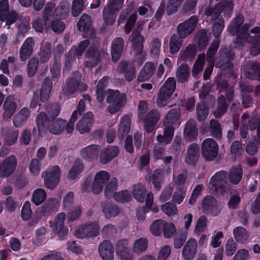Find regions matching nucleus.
<instances>
[{
  "label": "nucleus",
  "instance_id": "obj_1",
  "mask_svg": "<svg viewBox=\"0 0 260 260\" xmlns=\"http://www.w3.org/2000/svg\"><path fill=\"white\" fill-rule=\"evenodd\" d=\"M38 129L41 133L45 130L54 135H59L64 131L66 121L62 119L57 118L50 120L46 113L40 112L37 118Z\"/></svg>",
  "mask_w": 260,
  "mask_h": 260
},
{
  "label": "nucleus",
  "instance_id": "obj_2",
  "mask_svg": "<svg viewBox=\"0 0 260 260\" xmlns=\"http://www.w3.org/2000/svg\"><path fill=\"white\" fill-rule=\"evenodd\" d=\"M106 102L110 104L107 111L111 114H114L120 111L126 103V96L116 90L108 89L106 93Z\"/></svg>",
  "mask_w": 260,
  "mask_h": 260
},
{
  "label": "nucleus",
  "instance_id": "obj_3",
  "mask_svg": "<svg viewBox=\"0 0 260 260\" xmlns=\"http://www.w3.org/2000/svg\"><path fill=\"white\" fill-rule=\"evenodd\" d=\"M243 21L244 17L242 15H238L232 21L229 27L232 35L238 34L237 41L241 44L244 42H250V35L248 32L249 25L246 23L241 26Z\"/></svg>",
  "mask_w": 260,
  "mask_h": 260
},
{
  "label": "nucleus",
  "instance_id": "obj_4",
  "mask_svg": "<svg viewBox=\"0 0 260 260\" xmlns=\"http://www.w3.org/2000/svg\"><path fill=\"white\" fill-rule=\"evenodd\" d=\"M220 95L217 100V108L214 112V116L216 118L221 117L226 111L228 105L226 103L224 94L228 100L230 101L232 100L234 95L233 87H229L226 82H224L223 85L219 88Z\"/></svg>",
  "mask_w": 260,
  "mask_h": 260
},
{
  "label": "nucleus",
  "instance_id": "obj_5",
  "mask_svg": "<svg viewBox=\"0 0 260 260\" xmlns=\"http://www.w3.org/2000/svg\"><path fill=\"white\" fill-rule=\"evenodd\" d=\"M176 81L174 77L168 78L159 89L157 98L159 107L165 106L176 89Z\"/></svg>",
  "mask_w": 260,
  "mask_h": 260
},
{
  "label": "nucleus",
  "instance_id": "obj_6",
  "mask_svg": "<svg viewBox=\"0 0 260 260\" xmlns=\"http://www.w3.org/2000/svg\"><path fill=\"white\" fill-rule=\"evenodd\" d=\"M41 176L44 180L45 186L49 189H53L59 183L60 176V170L57 165L50 167L43 171Z\"/></svg>",
  "mask_w": 260,
  "mask_h": 260
},
{
  "label": "nucleus",
  "instance_id": "obj_7",
  "mask_svg": "<svg viewBox=\"0 0 260 260\" xmlns=\"http://www.w3.org/2000/svg\"><path fill=\"white\" fill-rule=\"evenodd\" d=\"M81 76L79 73L75 77H72L67 81L63 88V92L67 95H71L86 90L87 85L80 82Z\"/></svg>",
  "mask_w": 260,
  "mask_h": 260
},
{
  "label": "nucleus",
  "instance_id": "obj_8",
  "mask_svg": "<svg viewBox=\"0 0 260 260\" xmlns=\"http://www.w3.org/2000/svg\"><path fill=\"white\" fill-rule=\"evenodd\" d=\"M233 5L231 2H221L214 8H208L206 10L205 14L209 20L211 21H218V19L221 18L219 16L222 11L229 13L232 12Z\"/></svg>",
  "mask_w": 260,
  "mask_h": 260
},
{
  "label": "nucleus",
  "instance_id": "obj_9",
  "mask_svg": "<svg viewBox=\"0 0 260 260\" xmlns=\"http://www.w3.org/2000/svg\"><path fill=\"white\" fill-rule=\"evenodd\" d=\"M209 187L212 192L218 189L222 191L228 189L227 173L225 171H219L215 174L210 179Z\"/></svg>",
  "mask_w": 260,
  "mask_h": 260
},
{
  "label": "nucleus",
  "instance_id": "obj_10",
  "mask_svg": "<svg viewBox=\"0 0 260 260\" xmlns=\"http://www.w3.org/2000/svg\"><path fill=\"white\" fill-rule=\"evenodd\" d=\"M198 21V16L193 15L180 23L177 27V35L183 39L186 38L195 29Z\"/></svg>",
  "mask_w": 260,
  "mask_h": 260
},
{
  "label": "nucleus",
  "instance_id": "obj_11",
  "mask_svg": "<svg viewBox=\"0 0 260 260\" xmlns=\"http://www.w3.org/2000/svg\"><path fill=\"white\" fill-rule=\"evenodd\" d=\"M218 146L212 139H205L202 144V152L203 157L207 160H212L218 154Z\"/></svg>",
  "mask_w": 260,
  "mask_h": 260
},
{
  "label": "nucleus",
  "instance_id": "obj_12",
  "mask_svg": "<svg viewBox=\"0 0 260 260\" xmlns=\"http://www.w3.org/2000/svg\"><path fill=\"white\" fill-rule=\"evenodd\" d=\"M99 225L98 222H89L80 227L75 232L79 238L95 237L99 234Z\"/></svg>",
  "mask_w": 260,
  "mask_h": 260
},
{
  "label": "nucleus",
  "instance_id": "obj_13",
  "mask_svg": "<svg viewBox=\"0 0 260 260\" xmlns=\"http://www.w3.org/2000/svg\"><path fill=\"white\" fill-rule=\"evenodd\" d=\"M89 45L88 40H84L79 43L78 45L73 46L69 50L66 60V66L70 67L74 62L76 57L82 55L85 50Z\"/></svg>",
  "mask_w": 260,
  "mask_h": 260
},
{
  "label": "nucleus",
  "instance_id": "obj_14",
  "mask_svg": "<svg viewBox=\"0 0 260 260\" xmlns=\"http://www.w3.org/2000/svg\"><path fill=\"white\" fill-rule=\"evenodd\" d=\"M142 29L141 23L138 22L137 27L135 28L128 38V40L131 42L132 47L137 53L142 52L143 48L144 37L141 35V31Z\"/></svg>",
  "mask_w": 260,
  "mask_h": 260
},
{
  "label": "nucleus",
  "instance_id": "obj_15",
  "mask_svg": "<svg viewBox=\"0 0 260 260\" xmlns=\"http://www.w3.org/2000/svg\"><path fill=\"white\" fill-rule=\"evenodd\" d=\"M17 160L15 155H11L1 162L0 176L6 177L11 175L15 171Z\"/></svg>",
  "mask_w": 260,
  "mask_h": 260
},
{
  "label": "nucleus",
  "instance_id": "obj_16",
  "mask_svg": "<svg viewBox=\"0 0 260 260\" xmlns=\"http://www.w3.org/2000/svg\"><path fill=\"white\" fill-rule=\"evenodd\" d=\"M17 108V100L14 96L10 95L4 100L3 105L4 113L3 117L5 119L11 118Z\"/></svg>",
  "mask_w": 260,
  "mask_h": 260
},
{
  "label": "nucleus",
  "instance_id": "obj_17",
  "mask_svg": "<svg viewBox=\"0 0 260 260\" xmlns=\"http://www.w3.org/2000/svg\"><path fill=\"white\" fill-rule=\"evenodd\" d=\"M110 178L109 173L105 171L98 172L94 178L92 186V190L94 194H98L102 191L104 185L107 182Z\"/></svg>",
  "mask_w": 260,
  "mask_h": 260
},
{
  "label": "nucleus",
  "instance_id": "obj_18",
  "mask_svg": "<svg viewBox=\"0 0 260 260\" xmlns=\"http://www.w3.org/2000/svg\"><path fill=\"white\" fill-rule=\"evenodd\" d=\"M243 69L247 78L260 80V66L258 63L253 61L246 62Z\"/></svg>",
  "mask_w": 260,
  "mask_h": 260
},
{
  "label": "nucleus",
  "instance_id": "obj_19",
  "mask_svg": "<svg viewBox=\"0 0 260 260\" xmlns=\"http://www.w3.org/2000/svg\"><path fill=\"white\" fill-rule=\"evenodd\" d=\"M93 120V115L92 112L86 113L76 125V129L80 134H84L90 131Z\"/></svg>",
  "mask_w": 260,
  "mask_h": 260
},
{
  "label": "nucleus",
  "instance_id": "obj_20",
  "mask_svg": "<svg viewBox=\"0 0 260 260\" xmlns=\"http://www.w3.org/2000/svg\"><path fill=\"white\" fill-rule=\"evenodd\" d=\"M198 135V129L195 121L191 119L188 120L183 130L184 140L188 142H192L197 139Z\"/></svg>",
  "mask_w": 260,
  "mask_h": 260
},
{
  "label": "nucleus",
  "instance_id": "obj_21",
  "mask_svg": "<svg viewBox=\"0 0 260 260\" xmlns=\"http://www.w3.org/2000/svg\"><path fill=\"white\" fill-rule=\"evenodd\" d=\"M202 208L204 212L210 213L213 216L217 215L220 212L216 200L211 196H207L204 199Z\"/></svg>",
  "mask_w": 260,
  "mask_h": 260
},
{
  "label": "nucleus",
  "instance_id": "obj_22",
  "mask_svg": "<svg viewBox=\"0 0 260 260\" xmlns=\"http://www.w3.org/2000/svg\"><path fill=\"white\" fill-rule=\"evenodd\" d=\"M114 247L109 240L103 241L99 246V252L103 260H113Z\"/></svg>",
  "mask_w": 260,
  "mask_h": 260
},
{
  "label": "nucleus",
  "instance_id": "obj_23",
  "mask_svg": "<svg viewBox=\"0 0 260 260\" xmlns=\"http://www.w3.org/2000/svg\"><path fill=\"white\" fill-rule=\"evenodd\" d=\"M124 40L120 37L115 38L111 44L112 59L116 62L120 58L124 48Z\"/></svg>",
  "mask_w": 260,
  "mask_h": 260
},
{
  "label": "nucleus",
  "instance_id": "obj_24",
  "mask_svg": "<svg viewBox=\"0 0 260 260\" xmlns=\"http://www.w3.org/2000/svg\"><path fill=\"white\" fill-rule=\"evenodd\" d=\"M59 208V202L55 198H49L41 207L40 213L44 216H49L56 212Z\"/></svg>",
  "mask_w": 260,
  "mask_h": 260
},
{
  "label": "nucleus",
  "instance_id": "obj_25",
  "mask_svg": "<svg viewBox=\"0 0 260 260\" xmlns=\"http://www.w3.org/2000/svg\"><path fill=\"white\" fill-rule=\"evenodd\" d=\"M197 252V242L194 238H190L183 248L182 254L185 260L192 259Z\"/></svg>",
  "mask_w": 260,
  "mask_h": 260
},
{
  "label": "nucleus",
  "instance_id": "obj_26",
  "mask_svg": "<svg viewBox=\"0 0 260 260\" xmlns=\"http://www.w3.org/2000/svg\"><path fill=\"white\" fill-rule=\"evenodd\" d=\"M160 118V114L155 110H151L146 116L144 127L148 133H151Z\"/></svg>",
  "mask_w": 260,
  "mask_h": 260
},
{
  "label": "nucleus",
  "instance_id": "obj_27",
  "mask_svg": "<svg viewBox=\"0 0 260 260\" xmlns=\"http://www.w3.org/2000/svg\"><path fill=\"white\" fill-rule=\"evenodd\" d=\"M66 215L63 212L58 213L55 218V227L54 230L56 232L59 238L62 239L68 233V229L64 226Z\"/></svg>",
  "mask_w": 260,
  "mask_h": 260
},
{
  "label": "nucleus",
  "instance_id": "obj_28",
  "mask_svg": "<svg viewBox=\"0 0 260 260\" xmlns=\"http://www.w3.org/2000/svg\"><path fill=\"white\" fill-rule=\"evenodd\" d=\"M119 152L117 146H110L101 151L100 154V161L103 164H106L115 158Z\"/></svg>",
  "mask_w": 260,
  "mask_h": 260
},
{
  "label": "nucleus",
  "instance_id": "obj_29",
  "mask_svg": "<svg viewBox=\"0 0 260 260\" xmlns=\"http://www.w3.org/2000/svg\"><path fill=\"white\" fill-rule=\"evenodd\" d=\"M35 43L31 38H27L19 50V57L21 61H24L28 58L33 52Z\"/></svg>",
  "mask_w": 260,
  "mask_h": 260
},
{
  "label": "nucleus",
  "instance_id": "obj_30",
  "mask_svg": "<svg viewBox=\"0 0 260 260\" xmlns=\"http://www.w3.org/2000/svg\"><path fill=\"white\" fill-rule=\"evenodd\" d=\"M85 57L86 59V66L90 67L98 64L101 59L102 55L96 49L90 47L86 52Z\"/></svg>",
  "mask_w": 260,
  "mask_h": 260
},
{
  "label": "nucleus",
  "instance_id": "obj_31",
  "mask_svg": "<svg viewBox=\"0 0 260 260\" xmlns=\"http://www.w3.org/2000/svg\"><path fill=\"white\" fill-rule=\"evenodd\" d=\"M30 115V110L26 107H24L19 110L14 116L13 123L16 127H22L27 121Z\"/></svg>",
  "mask_w": 260,
  "mask_h": 260
},
{
  "label": "nucleus",
  "instance_id": "obj_32",
  "mask_svg": "<svg viewBox=\"0 0 260 260\" xmlns=\"http://www.w3.org/2000/svg\"><path fill=\"white\" fill-rule=\"evenodd\" d=\"M155 70L154 64L151 62H147L140 71L137 80L139 82L148 80L153 75Z\"/></svg>",
  "mask_w": 260,
  "mask_h": 260
},
{
  "label": "nucleus",
  "instance_id": "obj_33",
  "mask_svg": "<svg viewBox=\"0 0 260 260\" xmlns=\"http://www.w3.org/2000/svg\"><path fill=\"white\" fill-rule=\"evenodd\" d=\"M199 147L196 143L190 144L187 150L186 162L189 165H194L199 157Z\"/></svg>",
  "mask_w": 260,
  "mask_h": 260
},
{
  "label": "nucleus",
  "instance_id": "obj_34",
  "mask_svg": "<svg viewBox=\"0 0 260 260\" xmlns=\"http://www.w3.org/2000/svg\"><path fill=\"white\" fill-rule=\"evenodd\" d=\"M99 150V146L90 145L81 149L80 155L85 160H92L97 157Z\"/></svg>",
  "mask_w": 260,
  "mask_h": 260
},
{
  "label": "nucleus",
  "instance_id": "obj_35",
  "mask_svg": "<svg viewBox=\"0 0 260 260\" xmlns=\"http://www.w3.org/2000/svg\"><path fill=\"white\" fill-rule=\"evenodd\" d=\"M19 132L14 128H9L4 131L3 137L5 145L12 146L17 141Z\"/></svg>",
  "mask_w": 260,
  "mask_h": 260
},
{
  "label": "nucleus",
  "instance_id": "obj_36",
  "mask_svg": "<svg viewBox=\"0 0 260 260\" xmlns=\"http://www.w3.org/2000/svg\"><path fill=\"white\" fill-rule=\"evenodd\" d=\"M233 234L235 241L240 244L246 243L250 236V233L241 226L235 228L233 230Z\"/></svg>",
  "mask_w": 260,
  "mask_h": 260
},
{
  "label": "nucleus",
  "instance_id": "obj_37",
  "mask_svg": "<svg viewBox=\"0 0 260 260\" xmlns=\"http://www.w3.org/2000/svg\"><path fill=\"white\" fill-rule=\"evenodd\" d=\"M250 32L255 34L251 42L250 52L252 55L256 56L260 53V27H254L251 29Z\"/></svg>",
  "mask_w": 260,
  "mask_h": 260
},
{
  "label": "nucleus",
  "instance_id": "obj_38",
  "mask_svg": "<svg viewBox=\"0 0 260 260\" xmlns=\"http://www.w3.org/2000/svg\"><path fill=\"white\" fill-rule=\"evenodd\" d=\"M102 211L107 219L116 217L120 212L118 207L114 204L104 203L101 205Z\"/></svg>",
  "mask_w": 260,
  "mask_h": 260
},
{
  "label": "nucleus",
  "instance_id": "obj_39",
  "mask_svg": "<svg viewBox=\"0 0 260 260\" xmlns=\"http://www.w3.org/2000/svg\"><path fill=\"white\" fill-rule=\"evenodd\" d=\"M164 135H159L157 136V140L159 143H164L166 144H169L172 139L174 135V125L164 123Z\"/></svg>",
  "mask_w": 260,
  "mask_h": 260
},
{
  "label": "nucleus",
  "instance_id": "obj_40",
  "mask_svg": "<svg viewBox=\"0 0 260 260\" xmlns=\"http://www.w3.org/2000/svg\"><path fill=\"white\" fill-rule=\"evenodd\" d=\"M183 38L177 35L173 34L169 40V52L173 55L177 53L183 45Z\"/></svg>",
  "mask_w": 260,
  "mask_h": 260
},
{
  "label": "nucleus",
  "instance_id": "obj_41",
  "mask_svg": "<svg viewBox=\"0 0 260 260\" xmlns=\"http://www.w3.org/2000/svg\"><path fill=\"white\" fill-rule=\"evenodd\" d=\"M131 128V119L128 115H124L121 119L119 128L118 131V136L121 140L129 133Z\"/></svg>",
  "mask_w": 260,
  "mask_h": 260
},
{
  "label": "nucleus",
  "instance_id": "obj_42",
  "mask_svg": "<svg viewBox=\"0 0 260 260\" xmlns=\"http://www.w3.org/2000/svg\"><path fill=\"white\" fill-rule=\"evenodd\" d=\"M84 170V165L82 161L79 159H76L68 175V179L70 180L76 179Z\"/></svg>",
  "mask_w": 260,
  "mask_h": 260
},
{
  "label": "nucleus",
  "instance_id": "obj_43",
  "mask_svg": "<svg viewBox=\"0 0 260 260\" xmlns=\"http://www.w3.org/2000/svg\"><path fill=\"white\" fill-rule=\"evenodd\" d=\"M148 240L145 238L136 240L133 244V252L136 255H140L146 251L148 247Z\"/></svg>",
  "mask_w": 260,
  "mask_h": 260
},
{
  "label": "nucleus",
  "instance_id": "obj_44",
  "mask_svg": "<svg viewBox=\"0 0 260 260\" xmlns=\"http://www.w3.org/2000/svg\"><path fill=\"white\" fill-rule=\"evenodd\" d=\"M39 55L41 63H45L48 61L51 55V45L49 43H42Z\"/></svg>",
  "mask_w": 260,
  "mask_h": 260
},
{
  "label": "nucleus",
  "instance_id": "obj_45",
  "mask_svg": "<svg viewBox=\"0 0 260 260\" xmlns=\"http://www.w3.org/2000/svg\"><path fill=\"white\" fill-rule=\"evenodd\" d=\"M54 6L55 5L53 3H48L43 10V19L45 27L47 29L50 28V22L52 21L51 18Z\"/></svg>",
  "mask_w": 260,
  "mask_h": 260
},
{
  "label": "nucleus",
  "instance_id": "obj_46",
  "mask_svg": "<svg viewBox=\"0 0 260 260\" xmlns=\"http://www.w3.org/2000/svg\"><path fill=\"white\" fill-rule=\"evenodd\" d=\"M132 193L137 201L143 203L146 197V190L142 184L138 183L133 186Z\"/></svg>",
  "mask_w": 260,
  "mask_h": 260
},
{
  "label": "nucleus",
  "instance_id": "obj_47",
  "mask_svg": "<svg viewBox=\"0 0 260 260\" xmlns=\"http://www.w3.org/2000/svg\"><path fill=\"white\" fill-rule=\"evenodd\" d=\"M197 53L196 46L193 44H189L180 52V58L183 61H188L193 58Z\"/></svg>",
  "mask_w": 260,
  "mask_h": 260
},
{
  "label": "nucleus",
  "instance_id": "obj_48",
  "mask_svg": "<svg viewBox=\"0 0 260 260\" xmlns=\"http://www.w3.org/2000/svg\"><path fill=\"white\" fill-rule=\"evenodd\" d=\"M180 118V110L175 106L167 113L164 123L174 125Z\"/></svg>",
  "mask_w": 260,
  "mask_h": 260
},
{
  "label": "nucleus",
  "instance_id": "obj_49",
  "mask_svg": "<svg viewBox=\"0 0 260 260\" xmlns=\"http://www.w3.org/2000/svg\"><path fill=\"white\" fill-rule=\"evenodd\" d=\"M190 70L187 64H182L178 68L176 73V77L179 82H185L189 76Z\"/></svg>",
  "mask_w": 260,
  "mask_h": 260
},
{
  "label": "nucleus",
  "instance_id": "obj_50",
  "mask_svg": "<svg viewBox=\"0 0 260 260\" xmlns=\"http://www.w3.org/2000/svg\"><path fill=\"white\" fill-rule=\"evenodd\" d=\"M118 181L116 178H112L105 186V194L107 199H111L114 196L117 189Z\"/></svg>",
  "mask_w": 260,
  "mask_h": 260
},
{
  "label": "nucleus",
  "instance_id": "obj_51",
  "mask_svg": "<svg viewBox=\"0 0 260 260\" xmlns=\"http://www.w3.org/2000/svg\"><path fill=\"white\" fill-rule=\"evenodd\" d=\"M118 11L105 6L103 10V19L106 23L112 24L115 21Z\"/></svg>",
  "mask_w": 260,
  "mask_h": 260
},
{
  "label": "nucleus",
  "instance_id": "obj_52",
  "mask_svg": "<svg viewBox=\"0 0 260 260\" xmlns=\"http://www.w3.org/2000/svg\"><path fill=\"white\" fill-rule=\"evenodd\" d=\"M243 175V172L240 167L232 168L229 175V178L233 184H238L241 181Z\"/></svg>",
  "mask_w": 260,
  "mask_h": 260
},
{
  "label": "nucleus",
  "instance_id": "obj_53",
  "mask_svg": "<svg viewBox=\"0 0 260 260\" xmlns=\"http://www.w3.org/2000/svg\"><path fill=\"white\" fill-rule=\"evenodd\" d=\"M70 10V4L67 2L61 3L55 9L54 11L55 15L61 19H65Z\"/></svg>",
  "mask_w": 260,
  "mask_h": 260
},
{
  "label": "nucleus",
  "instance_id": "obj_54",
  "mask_svg": "<svg viewBox=\"0 0 260 260\" xmlns=\"http://www.w3.org/2000/svg\"><path fill=\"white\" fill-rule=\"evenodd\" d=\"M90 17L85 14H83L77 24L78 29L80 31H86L91 29Z\"/></svg>",
  "mask_w": 260,
  "mask_h": 260
},
{
  "label": "nucleus",
  "instance_id": "obj_55",
  "mask_svg": "<svg viewBox=\"0 0 260 260\" xmlns=\"http://www.w3.org/2000/svg\"><path fill=\"white\" fill-rule=\"evenodd\" d=\"M210 132L211 135L216 139H220L222 129L220 123L217 120L212 119L210 122Z\"/></svg>",
  "mask_w": 260,
  "mask_h": 260
},
{
  "label": "nucleus",
  "instance_id": "obj_56",
  "mask_svg": "<svg viewBox=\"0 0 260 260\" xmlns=\"http://www.w3.org/2000/svg\"><path fill=\"white\" fill-rule=\"evenodd\" d=\"M47 197L45 191L42 188L36 189L32 196V202L37 206L41 205Z\"/></svg>",
  "mask_w": 260,
  "mask_h": 260
},
{
  "label": "nucleus",
  "instance_id": "obj_57",
  "mask_svg": "<svg viewBox=\"0 0 260 260\" xmlns=\"http://www.w3.org/2000/svg\"><path fill=\"white\" fill-rule=\"evenodd\" d=\"M205 54H200L199 55L197 60L194 63L192 74L194 77H197L198 74L202 71L204 66Z\"/></svg>",
  "mask_w": 260,
  "mask_h": 260
},
{
  "label": "nucleus",
  "instance_id": "obj_58",
  "mask_svg": "<svg viewBox=\"0 0 260 260\" xmlns=\"http://www.w3.org/2000/svg\"><path fill=\"white\" fill-rule=\"evenodd\" d=\"M195 38L198 41L199 47L200 48L204 49L208 45L209 40L205 29L200 30L196 34Z\"/></svg>",
  "mask_w": 260,
  "mask_h": 260
},
{
  "label": "nucleus",
  "instance_id": "obj_59",
  "mask_svg": "<svg viewBox=\"0 0 260 260\" xmlns=\"http://www.w3.org/2000/svg\"><path fill=\"white\" fill-rule=\"evenodd\" d=\"M166 221L163 220H156L150 227L151 233L155 236H159L163 232L166 225Z\"/></svg>",
  "mask_w": 260,
  "mask_h": 260
},
{
  "label": "nucleus",
  "instance_id": "obj_60",
  "mask_svg": "<svg viewBox=\"0 0 260 260\" xmlns=\"http://www.w3.org/2000/svg\"><path fill=\"white\" fill-rule=\"evenodd\" d=\"M219 46V41L217 39L213 41L207 52V58L206 60L208 63H214V55L218 48Z\"/></svg>",
  "mask_w": 260,
  "mask_h": 260
},
{
  "label": "nucleus",
  "instance_id": "obj_61",
  "mask_svg": "<svg viewBox=\"0 0 260 260\" xmlns=\"http://www.w3.org/2000/svg\"><path fill=\"white\" fill-rule=\"evenodd\" d=\"M138 12L139 14L141 16L151 15L153 13V10L150 1L148 0L143 1L142 5L138 8Z\"/></svg>",
  "mask_w": 260,
  "mask_h": 260
},
{
  "label": "nucleus",
  "instance_id": "obj_62",
  "mask_svg": "<svg viewBox=\"0 0 260 260\" xmlns=\"http://www.w3.org/2000/svg\"><path fill=\"white\" fill-rule=\"evenodd\" d=\"M164 171L161 169L156 170L152 177V182L154 187L159 190L161 187V183L163 180Z\"/></svg>",
  "mask_w": 260,
  "mask_h": 260
},
{
  "label": "nucleus",
  "instance_id": "obj_63",
  "mask_svg": "<svg viewBox=\"0 0 260 260\" xmlns=\"http://www.w3.org/2000/svg\"><path fill=\"white\" fill-rule=\"evenodd\" d=\"M197 116L200 121H204L207 117L208 110L204 103L198 104L197 106Z\"/></svg>",
  "mask_w": 260,
  "mask_h": 260
},
{
  "label": "nucleus",
  "instance_id": "obj_64",
  "mask_svg": "<svg viewBox=\"0 0 260 260\" xmlns=\"http://www.w3.org/2000/svg\"><path fill=\"white\" fill-rule=\"evenodd\" d=\"M83 0H73L72 14L74 17L78 16L84 9Z\"/></svg>",
  "mask_w": 260,
  "mask_h": 260
}]
</instances>
